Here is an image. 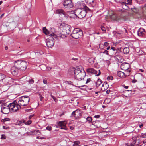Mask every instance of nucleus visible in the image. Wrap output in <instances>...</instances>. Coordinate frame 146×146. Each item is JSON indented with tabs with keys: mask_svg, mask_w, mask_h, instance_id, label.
<instances>
[{
	"mask_svg": "<svg viewBox=\"0 0 146 146\" xmlns=\"http://www.w3.org/2000/svg\"><path fill=\"white\" fill-rule=\"evenodd\" d=\"M90 78H88L87 80V81H86V84H87V83H88L89 82H90Z\"/></svg>",
	"mask_w": 146,
	"mask_h": 146,
	"instance_id": "54",
	"label": "nucleus"
},
{
	"mask_svg": "<svg viewBox=\"0 0 146 146\" xmlns=\"http://www.w3.org/2000/svg\"><path fill=\"white\" fill-rule=\"evenodd\" d=\"M56 33L57 34H55L56 35V37H54V38H56L57 37L63 38L62 35H61L60 34V33L59 32H56Z\"/></svg>",
	"mask_w": 146,
	"mask_h": 146,
	"instance_id": "32",
	"label": "nucleus"
},
{
	"mask_svg": "<svg viewBox=\"0 0 146 146\" xmlns=\"http://www.w3.org/2000/svg\"><path fill=\"white\" fill-rule=\"evenodd\" d=\"M108 45L109 43L108 42H105L104 43V45L106 47L108 46Z\"/></svg>",
	"mask_w": 146,
	"mask_h": 146,
	"instance_id": "53",
	"label": "nucleus"
},
{
	"mask_svg": "<svg viewBox=\"0 0 146 146\" xmlns=\"http://www.w3.org/2000/svg\"><path fill=\"white\" fill-rule=\"evenodd\" d=\"M96 6V4L94 2L92 3L91 4H90V6L92 8H94Z\"/></svg>",
	"mask_w": 146,
	"mask_h": 146,
	"instance_id": "40",
	"label": "nucleus"
},
{
	"mask_svg": "<svg viewBox=\"0 0 146 146\" xmlns=\"http://www.w3.org/2000/svg\"><path fill=\"white\" fill-rule=\"evenodd\" d=\"M50 31H51V33H54L55 32V30L54 28H51V29H50Z\"/></svg>",
	"mask_w": 146,
	"mask_h": 146,
	"instance_id": "51",
	"label": "nucleus"
},
{
	"mask_svg": "<svg viewBox=\"0 0 146 146\" xmlns=\"http://www.w3.org/2000/svg\"><path fill=\"white\" fill-rule=\"evenodd\" d=\"M6 138V137L5 135L2 134L1 135V139H4Z\"/></svg>",
	"mask_w": 146,
	"mask_h": 146,
	"instance_id": "50",
	"label": "nucleus"
},
{
	"mask_svg": "<svg viewBox=\"0 0 146 146\" xmlns=\"http://www.w3.org/2000/svg\"><path fill=\"white\" fill-rule=\"evenodd\" d=\"M137 141H138V142H137L136 143H138V144L137 145H137V146H141V145H139V143H140V139H137Z\"/></svg>",
	"mask_w": 146,
	"mask_h": 146,
	"instance_id": "52",
	"label": "nucleus"
},
{
	"mask_svg": "<svg viewBox=\"0 0 146 146\" xmlns=\"http://www.w3.org/2000/svg\"><path fill=\"white\" fill-rule=\"evenodd\" d=\"M10 111V110L8 105L6 107L3 106L2 107L1 111L3 114H7L9 113Z\"/></svg>",
	"mask_w": 146,
	"mask_h": 146,
	"instance_id": "15",
	"label": "nucleus"
},
{
	"mask_svg": "<svg viewBox=\"0 0 146 146\" xmlns=\"http://www.w3.org/2000/svg\"><path fill=\"white\" fill-rule=\"evenodd\" d=\"M46 129L47 130L50 131L52 129V128L50 126H48L46 127Z\"/></svg>",
	"mask_w": 146,
	"mask_h": 146,
	"instance_id": "41",
	"label": "nucleus"
},
{
	"mask_svg": "<svg viewBox=\"0 0 146 146\" xmlns=\"http://www.w3.org/2000/svg\"><path fill=\"white\" fill-rule=\"evenodd\" d=\"M60 34L61 35H62L63 37H66V35H67V33H66L65 32H64L63 30L62 32H60Z\"/></svg>",
	"mask_w": 146,
	"mask_h": 146,
	"instance_id": "31",
	"label": "nucleus"
},
{
	"mask_svg": "<svg viewBox=\"0 0 146 146\" xmlns=\"http://www.w3.org/2000/svg\"><path fill=\"white\" fill-rule=\"evenodd\" d=\"M46 44L47 46L49 48H51L54 44V41L53 37L50 36V37L46 40Z\"/></svg>",
	"mask_w": 146,
	"mask_h": 146,
	"instance_id": "8",
	"label": "nucleus"
},
{
	"mask_svg": "<svg viewBox=\"0 0 146 146\" xmlns=\"http://www.w3.org/2000/svg\"><path fill=\"white\" fill-rule=\"evenodd\" d=\"M75 15L79 18L81 19L86 16V11L84 9L78 8L74 11Z\"/></svg>",
	"mask_w": 146,
	"mask_h": 146,
	"instance_id": "5",
	"label": "nucleus"
},
{
	"mask_svg": "<svg viewBox=\"0 0 146 146\" xmlns=\"http://www.w3.org/2000/svg\"><path fill=\"white\" fill-rule=\"evenodd\" d=\"M108 87V84L106 82H104L102 85L101 89L102 91H104L107 89Z\"/></svg>",
	"mask_w": 146,
	"mask_h": 146,
	"instance_id": "22",
	"label": "nucleus"
},
{
	"mask_svg": "<svg viewBox=\"0 0 146 146\" xmlns=\"http://www.w3.org/2000/svg\"><path fill=\"white\" fill-rule=\"evenodd\" d=\"M123 52L125 54H128L129 52V48L125 47L123 48Z\"/></svg>",
	"mask_w": 146,
	"mask_h": 146,
	"instance_id": "24",
	"label": "nucleus"
},
{
	"mask_svg": "<svg viewBox=\"0 0 146 146\" xmlns=\"http://www.w3.org/2000/svg\"><path fill=\"white\" fill-rule=\"evenodd\" d=\"M132 0H124L122 3V6L123 9H127L128 7L127 6V4L131 5L132 4Z\"/></svg>",
	"mask_w": 146,
	"mask_h": 146,
	"instance_id": "12",
	"label": "nucleus"
},
{
	"mask_svg": "<svg viewBox=\"0 0 146 146\" xmlns=\"http://www.w3.org/2000/svg\"><path fill=\"white\" fill-rule=\"evenodd\" d=\"M86 71L87 72L91 73H93L94 74H96L98 72L97 70H94L93 68H89L86 69ZM98 74H96V76H99L101 74L100 71L98 70Z\"/></svg>",
	"mask_w": 146,
	"mask_h": 146,
	"instance_id": "14",
	"label": "nucleus"
},
{
	"mask_svg": "<svg viewBox=\"0 0 146 146\" xmlns=\"http://www.w3.org/2000/svg\"><path fill=\"white\" fill-rule=\"evenodd\" d=\"M109 51H108L107 50H105L104 51L102 52V53L103 54H106V55H109V54L108 52Z\"/></svg>",
	"mask_w": 146,
	"mask_h": 146,
	"instance_id": "42",
	"label": "nucleus"
},
{
	"mask_svg": "<svg viewBox=\"0 0 146 146\" xmlns=\"http://www.w3.org/2000/svg\"><path fill=\"white\" fill-rule=\"evenodd\" d=\"M102 83V82L101 80L100 79H98L96 82V88H98V87Z\"/></svg>",
	"mask_w": 146,
	"mask_h": 146,
	"instance_id": "26",
	"label": "nucleus"
},
{
	"mask_svg": "<svg viewBox=\"0 0 146 146\" xmlns=\"http://www.w3.org/2000/svg\"><path fill=\"white\" fill-rule=\"evenodd\" d=\"M136 81H137L136 80L134 79L132 80V82L133 83H135L136 82Z\"/></svg>",
	"mask_w": 146,
	"mask_h": 146,
	"instance_id": "62",
	"label": "nucleus"
},
{
	"mask_svg": "<svg viewBox=\"0 0 146 146\" xmlns=\"http://www.w3.org/2000/svg\"><path fill=\"white\" fill-rule=\"evenodd\" d=\"M86 120L88 121L89 123L92 122V118L90 117H88L86 118Z\"/></svg>",
	"mask_w": 146,
	"mask_h": 146,
	"instance_id": "39",
	"label": "nucleus"
},
{
	"mask_svg": "<svg viewBox=\"0 0 146 146\" xmlns=\"http://www.w3.org/2000/svg\"><path fill=\"white\" fill-rule=\"evenodd\" d=\"M3 80V82H5V84H7L8 82V80L7 78H5L3 80Z\"/></svg>",
	"mask_w": 146,
	"mask_h": 146,
	"instance_id": "44",
	"label": "nucleus"
},
{
	"mask_svg": "<svg viewBox=\"0 0 146 146\" xmlns=\"http://www.w3.org/2000/svg\"><path fill=\"white\" fill-rule=\"evenodd\" d=\"M43 33L46 35H48L50 36H52L53 37H56V35L55 33H51V32H49L45 27H44L43 28Z\"/></svg>",
	"mask_w": 146,
	"mask_h": 146,
	"instance_id": "13",
	"label": "nucleus"
},
{
	"mask_svg": "<svg viewBox=\"0 0 146 146\" xmlns=\"http://www.w3.org/2000/svg\"><path fill=\"white\" fill-rule=\"evenodd\" d=\"M143 124L142 123H141L139 125V127L140 128H141L143 126Z\"/></svg>",
	"mask_w": 146,
	"mask_h": 146,
	"instance_id": "60",
	"label": "nucleus"
},
{
	"mask_svg": "<svg viewBox=\"0 0 146 146\" xmlns=\"http://www.w3.org/2000/svg\"><path fill=\"white\" fill-rule=\"evenodd\" d=\"M100 116L99 115H95L94 116V117H95V118H99Z\"/></svg>",
	"mask_w": 146,
	"mask_h": 146,
	"instance_id": "59",
	"label": "nucleus"
},
{
	"mask_svg": "<svg viewBox=\"0 0 146 146\" xmlns=\"http://www.w3.org/2000/svg\"><path fill=\"white\" fill-rule=\"evenodd\" d=\"M16 105L14 108L13 112H16L21 109V106L20 104L18 103L17 101L16 102Z\"/></svg>",
	"mask_w": 146,
	"mask_h": 146,
	"instance_id": "20",
	"label": "nucleus"
},
{
	"mask_svg": "<svg viewBox=\"0 0 146 146\" xmlns=\"http://www.w3.org/2000/svg\"><path fill=\"white\" fill-rule=\"evenodd\" d=\"M110 102L111 99L110 98H106L104 100L105 102L107 104L110 103Z\"/></svg>",
	"mask_w": 146,
	"mask_h": 146,
	"instance_id": "36",
	"label": "nucleus"
},
{
	"mask_svg": "<svg viewBox=\"0 0 146 146\" xmlns=\"http://www.w3.org/2000/svg\"><path fill=\"white\" fill-rule=\"evenodd\" d=\"M52 69V68L51 67H46V70L49 71L51 70Z\"/></svg>",
	"mask_w": 146,
	"mask_h": 146,
	"instance_id": "56",
	"label": "nucleus"
},
{
	"mask_svg": "<svg viewBox=\"0 0 146 146\" xmlns=\"http://www.w3.org/2000/svg\"><path fill=\"white\" fill-rule=\"evenodd\" d=\"M94 0H87V1L88 3L91 4L92 3H93L94 2Z\"/></svg>",
	"mask_w": 146,
	"mask_h": 146,
	"instance_id": "46",
	"label": "nucleus"
},
{
	"mask_svg": "<svg viewBox=\"0 0 146 146\" xmlns=\"http://www.w3.org/2000/svg\"><path fill=\"white\" fill-rule=\"evenodd\" d=\"M63 5L66 8H70L73 7V5L71 0H65Z\"/></svg>",
	"mask_w": 146,
	"mask_h": 146,
	"instance_id": "11",
	"label": "nucleus"
},
{
	"mask_svg": "<svg viewBox=\"0 0 146 146\" xmlns=\"http://www.w3.org/2000/svg\"><path fill=\"white\" fill-rule=\"evenodd\" d=\"M60 129H64L65 130H67V128L66 127V125L61 127Z\"/></svg>",
	"mask_w": 146,
	"mask_h": 146,
	"instance_id": "43",
	"label": "nucleus"
},
{
	"mask_svg": "<svg viewBox=\"0 0 146 146\" xmlns=\"http://www.w3.org/2000/svg\"><path fill=\"white\" fill-rule=\"evenodd\" d=\"M131 10L133 11V12L135 13H138L139 11L138 8L134 7L133 8H131Z\"/></svg>",
	"mask_w": 146,
	"mask_h": 146,
	"instance_id": "28",
	"label": "nucleus"
},
{
	"mask_svg": "<svg viewBox=\"0 0 146 146\" xmlns=\"http://www.w3.org/2000/svg\"><path fill=\"white\" fill-rule=\"evenodd\" d=\"M127 74H126V75H125V73L122 72L121 71H119L118 72H117V75L118 76L121 78H124L126 76H127Z\"/></svg>",
	"mask_w": 146,
	"mask_h": 146,
	"instance_id": "23",
	"label": "nucleus"
},
{
	"mask_svg": "<svg viewBox=\"0 0 146 146\" xmlns=\"http://www.w3.org/2000/svg\"><path fill=\"white\" fill-rule=\"evenodd\" d=\"M30 100V98L28 96H24L19 98V99H17L16 101L20 106H24L28 104Z\"/></svg>",
	"mask_w": 146,
	"mask_h": 146,
	"instance_id": "2",
	"label": "nucleus"
},
{
	"mask_svg": "<svg viewBox=\"0 0 146 146\" xmlns=\"http://www.w3.org/2000/svg\"><path fill=\"white\" fill-rule=\"evenodd\" d=\"M138 136H139L140 137L142 138H146V133L143 134L142 133L141 135H138Z\"/></svg>",
	"mask_w": 146,
	"mask_h": 146,
	"instance_id": "35",
	"label": "nucleus"
},
{
	"mask_svg": "<svg viewBox=\"0 0 146 146\" xmlns=\"http://www.w3.org/2000/svg\"><path fill=\"white\" fill-rule=\"evenodd\" d=\"M83 6V8H82L83 9H84L85 10V11H86V13L88 11H91V9H90L86 5Z\"/></svg>",
	"mask_w": 146,
	"mask_h": 146,
	"instance_id": "27",
	"label": "nucleus"
},
{
	"mask_svg": "<svg viewBox=\"0 0 146 146\" xmlns=\"http://www.w3.org/2000/svg\"><path fill=\"white\" fill-rule=\"evenodd\" d=\"M32 123V121L31 120H29L28 121L26 122L25 120L24 123L25 125H29L30 124Z\"/></svg>",
	"mask_w": 146,
	"mask_h": 146,
	"instance_id": "37",
	"label": "nucleus"
},
{
	"mask_svg": "<svg viewBox=\"0 0 146 146\" xmlns=\"http://www.w3.org/2000/svg\"><path fill=\"white\" fill-rule=\"evenodd\" d=\"M53 99L56 102V100H57V99L54 96L53 97Z\"/></svg>",
	"mask_w": 146,
	"mask_h": 146,
	"instance_id": "61",
	"label": "nucleus"
},
{
	"mask_svg": "<svg viewBox=\"0 0 146 146\" xmlns=\"http://www.w3.org/2000/svg\"><path fill=\"white\" fill-rule=\"evenodd\" d=\"M33 132H37L38 133H40V131L39 130H35Z\"/></svg>",
	"mask_w": 146,
	"mask_h": 146,
	"instance_id": "55",
	"label": "nucleus"
},
{
	"mask_svg": "<svg viewBox=\"0 0 146 146\" xmlns=\"http://www.w3.org/2000/svg\"><path fill=\"white\" fill-rule=\"evenodd\" d=\"M16 64L15 62L14 66L11 68V72L12 74L14 76L17 75L20 70L17 66L16 65Z\"/></svg>",
	"mask_w": 146,
	"mask_h": 146,
	"instance_id": "9",
	"label": "nucleus"
},
{
	"mask_svg": "<svg viewBox=\"0 0 146 146\" xmlns=\"http://www.w3.org/2000/svg\"><path fill=\"white\" fill-rule=\"evenodd\" d=\"M136 1H137V2L138 3L140 4L142 2H141L140 1V0H136Z\"/></svg>",
	"mask_w": 146,
	"mask_h": 146,
	"instance_id": "58",
	"label": "nucleus"
},
{
	"mask_svg": "<svg viewBox=\"0 0 146 146\" xmlns=\"http://www.w3.org/2000/svg\"><path fill=\"white\" fill-rule=\"evenodd\" d=\"M137 137H134L132 138V140H133V144L135 145H137L138 144V143H136L137 142Z\"/></svg>",
	"mask_w": 146,
	"mask_h": 146,
	"instance_id": "30",
	"label": "nucleus"
},
{
	"mask_svg": "<svg viewBox=\"0 0 146 146\" xmlns=\"http://www.w3.org/2000/svg\"><path fill=\"white\" fill-rule=\"evenodd\" d=\"M57 123L58 126H57L56 127H59L66 125L67 123L66 121H64L58 122H57Z\"/></svg>",
	"mask_w": 146,
	"mask_h": 146,
	"instance_id": "21",
	"label": "nucleus"
},
{
	"mask_svg": "<svg viewBox=\"0 0 146 146\" xmlns=\"http://www.w3.org/2000/svg\"><path fill=\"white\" fill-rule=\"evenodd\" d=\"M125 17L122 18L117 15V14L113 13V14L110 16V18L113 20L117 21L120 22H122L126 20V19L124 18Z\"/></svg>",
	"mask_w": 146,
	"mask_h": 146,
	"instance_id": "7",
	"label": "nucleus"
},
{
	"mask_svg": "<svg viewBox=\"0 0 146 146\" xmlns=\"http://www.w3.org/2000/svg\"><path fill=\"white\" fill-rule=\"evenodd\" d=\"M113 78V77L112 76H110L108 77L107 78V79L108 80H112Z\"/></svg>",
	"mask_w": 146,
	"mask_h": 146,
	"instance_id": "47",
	"label": "nucleus"
},
{
	"mask_svg": "<svg viewBox=\"0 0 146 146\" xmlns=\"http://www.w3.org/2000/svg\"><path fill=\"white\" fill-rule=\"evenodd\" d=\"M40 99L41 101H42L43 99V97L42 96H40Z\"/></svg>",
	"mask_w": 146,
	"mask_h": 146,
	"instance_id": "63",
	"label": "nucleus"
},
{
	"mask_svg": "<svg viewBox=\"0 0 146 146\" xmlns=\"http://www.w3.org/2000/svg\"><path fill=\"white\" fill-rule=\"evenodd\" d=\"M6 77V76L2 73H0V80H3Z\"/></svg>",
	"mask_w": 146,
	"mask_h": 146,
	"instance_id": "33",
	"label": "nucleus"
},
{
	"mask_svg": "<svg viewBox=\"0 0 146 146\" xmlns=\"http://www.w3.org/2000/svg\"><path fill=\"white\" fill-rule=\"evenodd\" d=\"M75 78L79 81L84 79L86 75V72L84 70H80L79 68H77L75 70L74 72Z\"/></svg>",
	"mask_w": 146,
	"mask_h": 146,
	"instance_id": "1",
	"label": "nucleus"
},
{
	"mask_svg": "<svg viewBox=\"0 0 146 146\" xmlns=\"http://www.w3.org/2000/svg\"><path fill=\"white\" fill-rule=\"evenodd\" d=\"M80 143V142L78 141H75L74 142V144L73 145V146H77Z\"/></svg>",
	"mask_w": 146,
	"mask_h": 146,
	"instance_id": "34",
	"label": "nucleus"
},
{
	"mask_svg": "<svg viewBox=\"0 0 146 146\" xmlns=\"http://www.w3.org/2000/svg\"><path fill=\"white\" fill-rule=\"evenodd\" d=\"M88 61L89 62V63L90 64H93L94 63L93 58H90L88 60Z\"/></svg>",
	"mask_w": 146,
	"mask_h": 146,
	"instance_id": "38",
	"label": "nucleus"
},
{
	"mask_svg": "<svg viewBox=\"0 0 146 146\" xmlns=\"http://www.w3.org/2000/svg\"><path fill=\"white\" fill-rule=\"evenodd\" d=\"M138 36L140 37H145L146 36V32L143 28H140L137 31Z\"/></svg>",
	"mask_w": 146,
	"mask_h": 146,
	"instance_id": "10",
	"label": "nucleus"
},
{
	"mask_svg": "<svg viewBox=\"0 0 146 146\" xmlns=\"http://www.w3.org/2000/svg\"><path fill=\"white\" fill-rule=\"evenodd\" d=\"M56 14H58L61 15H63L64 17H67L66 13L62 9H58L56 11Z\"/></svg>",
	"mask_w": 146,
	"mask_h": 146,
	"instance_id": "16",
	"label": "nucleus"
},
{
	"mask_svg": "<svg viewBox=\"0 0 146 146\" xmlns=\"http://www.w3.org/2000/svg\"><path fill=\"white\" fill-rule=\"evenodd\" d=\"M29 84H33L34 83V81L32 79H31L30 80L28 81Z\"/></svg>",
	"mask_w": 146,
	"mask_h": 146,
	"instance_id": "45",
	"label": "nucleus"
},
{
	"mask_svg": "<svg viewBox=\"0 0 146 146\" xmlns=\"http://www.w3.org/2000/svg\"><path fill=\"white\" fill-rule=\"evenodd\" d=\"M101 30L103 31L104 32H105L106 31V28H105L103 27V26H102L101 27Z\"/></svg>",
	"mask_w": 146,
	"mask_h": 146,
	"instance_id": "48",
	"label": "nucleus"
},
{
	"mask_svg": "<svg viewBox=\"0 0 146 146\" xmlns=\"http://www.w3.org/2000/svg\"><path fill=\"white\" fill-rule=\"evenodd\" d=\"M16 65L17 66L20 70L24 71L26 70L27 64L26 62L19 60L15 62Z\"/></svg>",
	"mask_w": 146,
	"mask_h": 146,
	"instance_id": "4",
	"label": "nucleus"
},
{
	"mask_svg": "<svg viewBox=\"0 0 146 146\" xmlns=\"http://www.w3.org/2000/svg\"><path fill=\"white\" fill-rule=\"evenodd\" d=\"M83 35L82 31L79 28L74 29L71 34V36L73 38L77 39L81 37Z\"/></svg>",
	"mask_w": 146,
	"mask_h": 146,
	"instance_id": "3",
	"label": "nucleus"
},
{
	"mask_svg": "<svg viewBox=\"0 0 146 146\" xmlns=\"http://www.w3.org/2000/svg\"><path fill=\"white\" fill-rule=\"evenodd\" d=\"M115 1L119 3H122V2L124 0H115Z\"/></svg>",
	"mask_w": 146,
	"mask_h": 146,
	"instance_id": "49",
	"label": "nucleus"
},
{
	"mask_svg": "<svg viewBox=\"0 0 146 146\" xmlns=\"http://www.w3.org/2000/svg\"><path fill=\"white\" fill-rule=\"evenodd\" d=\"M70 129H71V130H73L74 129V127H73L72 126H70Z\"/></svg>",
	"mask_w": 146,
	"mask_h": 146,
	"instance_id": "64",
	"label": "nucleus"
},
{
	"mask_svg": "<svg viewBox=\"0 0 146 146\" xmlns=\"http://www.w3.org/2000/svg\"><path fill=\"white\" fill-rule=\"evenodd\" d=\"M77 113L79 114V116L81 115V114L80 113V111L78 110H76L73 111L71 114V115L72 116H74L76 119H78L79 118V116L76 115V113Z\"/></svg>",
	"mask_w": 146,
	"mask_h": 146,
	"instance_id": "19",
	"label": "nucleus"
},
{
	"mask_svg": "<svg viewBox=\"0 0 146 146\" xmlns=\"http://www.w3.org/2000/svg\"><path fill=\"white\" fill-rule=\"evenodd\" d=\"M24 122H25V120H23L17 121L16 123V125L19 126H21L22 123H24Z\"/></svg>",
	"mask_w": 146,
	"mask_h": 146,
	"instance_id": "29",
	"label": "nucleus"
},
{
	"mask_svg": "<svg viewBox=\"0 0 146 146\" xmlns=\"http://www.w3.org/2000/svg\"><path fill=\"white\" fill-rule=\"evenodd\" d=\"M43 82L44 84H46L47 83V81L46 80H44L43 81Z\"/></svg>",
	"mask_w": 146,
	"mask_h": 146,
	"instance_id": "57",
	"label": "nucleus"
},
{
	"mask_svg": "<svg viewBox=\"0 0 146 146\" xmlns=\"http://www.w3.org/2000/svg\"><path fill=\"white\" fill-rule=\"evenodd\" d=\"M16 102H17V101H14V102L11 103H10L9 105V109L11 112H13L14 108L16 105Z\"/></svg>",
	"mask_w": 146,
	"mask_h": 146,
	"instance_id": "18",
	"label": "nucleus"
},
{
	"mask_svg": "<svg viewBox=\"0 0 146 146\" xmlns=\"http://www.w3.org/2000/svg\"><path fill=\"white\" fill-rule=\"evenodd\" d=\"M120 67L122 70H125L126 72L127 73V76H129V72L131 71L129 68H130V64L129 63L124 62L121 64Z\"/></svg>",
	"mask_w": 146,
	"mask_h": 146,
	"instance_id": "6",
	"label": "nucleus"
},
{
	"mask_svg": "<svg viewBox=\"0 0 146 146\" xmlns=\"http://www.w3.org/2000/svg\"><path fill=\"white\" fill-rule=\"evenodd\" d=\"M121 48H120V50L116 49V48L114 47H111V50H112L113 51H115V53H119V52H120L121 51Z\"/></svg>",
	"mask_w": 146,
	"mask_h": 146,
	"instance_id": "25",
	"label": "nucleus"
},
{
	"mask_svg": "<svg viewBox=\"0 0 146 146\" xmlns=\"http://www.w3.org/2000/svg\"><path fill=\"white\" fill-rule=\"evenodd\" d=\"M70 26L68 25H65L63 26V31L67 34H68L70 32Z\"/></svg>",
	"mask_w": 146,
	"mask_h": 146,
	"instance_id": "17",
	"label": "nucleus"
}]
</instances>
